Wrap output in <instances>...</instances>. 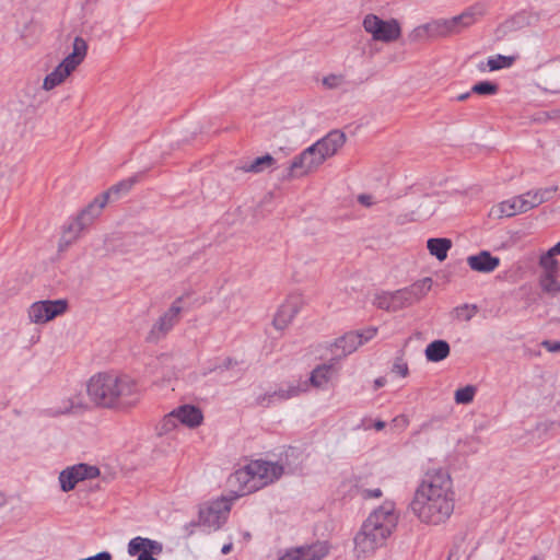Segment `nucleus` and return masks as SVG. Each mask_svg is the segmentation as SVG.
<instances>
[{"label": "nucleus", "instance_id": "nucleus-1", "mask_svg": "<svg viewBox=\"0 0 560 560\" xmlns=\"http://www.w3.org/2000/svg\"><path fill=\"white\" fill-rule=\"evenodd\" d=\"M455 494L450 474L434 469L425 474L410 502L412 513L427 525L445 523L454 512Z\"/></svg>", "mask_w": 560, "mask_h": 560}, {"label": "nucleus", "instance_id": "nucleus-2", "mask_svg": "<svg viewBox=\"0 0 560 560\" xmlns=\"http://www.w3.org/2000/svg\"><path fill=\"white\" fill-rule=\"evenodd\" d=\"M86 392L91 400L101 407L126 408L140 399V389L128 375L98 373L90 378Z\"/></svg>", "mask_w": 560, "mask_h": 560}, {"label": "nucleus", "instance_id": "nucleus-3", "mask_svg": "<svg viewBox=\"0 0 560 560\" xmlns=\"http://www.w3.org/2000/svg\"><path fill=\"white\" fill-rule=\"evenodd\" d=\"M284 474V467L278 463L253 460L231 475L229 481L238 483L242 494L257 491L278 480Z\"/></svg>", "mask_w": 560, "mask_h": 560}, {"label": "nucleus", "instance_id": "nucleus-4", "mask_svg": "<svg viewBox=\"0 0 560 560\" xmlns=\"http://www.w3.org/2000/svg\"><path fill=\"white\" fill-rule=\"evenodd\" d=\"M88 44L85 39L77 36L73 40L72 52L45 77L43 89L50 91L61 84L84 60Z\"/></svg>", "mask_w": 560, "mask_h": 560}, {"label": "nucleus", "instance_id": "nucleus-5", "mask_svg": "<svg viewBox=\"0 0 560 560\" xmlns=\"http://www.w3.org/2000/svg\"><path fill=\"white\" fill-rule=\"evenodd\" d=\"M392 533H386L377 525L365 521L361 530L354 537V551L358 558H365L375 552L376 549L385 546Z\"/></svg>", "mask_w": 560, "mask_h": 560}, {"label": "nucleus", "instance_id": "nucleus-6", "mask_svg": "<svg viewBox=\"0 0 560 560\" xmlns=\"http://www.w3.org/2000/svg\"><path fill=\"white\" fill-rule=\"evenodd\" d=\"M107 205V195L97 196L92 202H90L77 217L75 221L71 223L65 231L60 246L70 245L74 242L80 233L102 213L103 208Z\"/></svg>", "mask_w": 560, "mask_h": 560}, {"label": "nucleus", "instance_id": "nucleus-7", "mask_svg": "<svg viewBox=\"0 0 560 560\" xmlns=\"http://www.w3.org/2000/svg\"><path fill=\"white\" fill-rule=\"evenodd\" d=\"M325 161L323 153L312 144L294 156L283 177L285 179L302 177L315 172Z\"/></svg>", "mask_w": 560, "mask_h": 560}, {"label": "nucleus", "instance_id": "nucleus-8", "mask_svg": "<svg viewBox=\"0 0 560 560\" xmlns=\"http://www.w3.org/2000/svg\"><path fill=\"white\" fill-rule=\"evenodd\" d=\"M183 296H178L172 305L154 322L145 340L151 343H156L164 339L168 332L180 320L183 311Z\"/></svg>", "mask_w": 560, "mask_h": 560}, {"label": "nucleus", "instance_id": "nucleus-9", "mask_svg": "<svg viewBox=\"0 0 560 560\" xmlns=\"http://www.w3.org/2000/svg\"><path fill=\"white\" fill-rule=\"evenodd\" d=\"M363 27L365 32L372 35L377 42L392 43L400 37L401 28L397 20H382L375 14H368L363 19Z\"/></svg>", "mask_w": 560, "mask_h": 560}, {"label": "nucleus", "instance_id": "nucleus-10", "mask_svg": "<svg viewBox=\"0 0 560 560\" xmlns=\"http://www.w3.org/2000/svg\"><path fill=\"white\" fill-rule=\"evenodd\" d=\"M230 509V501L225 498L205 504L199 510V524L218 529L225 523Z\"/></svg>", "mask_w": 560, "mask_h": 560}, {"label": "nucleus", "instance_id": "nucleus-11", "mask_svg": "<svg viewBox=\"0 0 560 560\" xmlns=\"http://www.w3.org/2000/svg\"><path fill=\"white\" fill-rule=\"evenodd\" d=\"M67 300L34 302L28 308V318L34 324H45L67 311Z\"/></svg>", "mask_w": 560, "mask_h": 560}, {"label": "nucleus", "instance_id": "nucleus-12", "mask_svg": "<svg viewBox=\"0 0 560 560\" xmlns=\"http://www.w3.org/2000/svg\"><path fill=\"white\" fill-rule=\"evenodd\" d=\"M100 475V469L96 466L88 464H78L63 469L59 475L60 488L63 492H69L74 489L79 481L85 479H93Z\"/></svg>", "mask_w": 560, "mask_h": 560}, {"label": "nucleus", "instance_id": "nucleus-13", "mask_svg": "<svg viewBox=\"0 0 560 560\" xmlns=\"http://www.w3.org/2000/svg\"><path fill=\"white\" fill-rule=\"evenodd\" d=\"M303 299L299 294H291L287 300L279 306L272 324L276 329L283 330L293 320L296 314L303 307Z\"/></svg>", "mask_w": 560, "mask_h": 560}, {"label": "nucleus", "instance_id": "nucleus-14", "mask_svg": "<svg viewBox=\"0 0 560 560\" xmlns=\"http://www.w3.org/2000/svg\"><path fill=\"white\" fill-rule=\"evenodd\" d=\"M399 515L395 510V503L385 501L381 506L375 509L366 518L373 524L381 527L386 533H394L398 524Z\"/></svg>", "mask_w": 560, "mask_h": 560}, {"label": "nucleus", "instance_id": "nucleus-15", "mask_svg": "<svg viewBox=\"0 0 560 560\" xmlns=\"http://www.w3.org/2000/svg\"><path fill=\"white\" fill-rule=\"evenodd\" d=\"M163 545L160 541L137 536L128 544V553L130 556L138 555L137 560H156L153 556L161 555Z\"/></svg>", "mask_w": 560, "mask_h": 560}, {"label": "nucleus", "instance_id": "nucleus-16", "mask_svg": "<svg viewBox=\"0 0 560 560\" xmlns=\"http://www.w3.org/2000/svg\"><path fill=\"white\" fill-rule=\"evenodd\" d=\"M308 388L307 382H298L296 384H290L287 388H279L272 393H266L259 395L256 398V404L262 407H269L276 400L282 401L294 397L306 392Z\"/></svg>", "mask_w": 560, "mask_h": 560}, {"label": "nucleus", "instance_id": "nucleus-17", "mask_svg": "<svg viewBox=\"0 0 560 560\" xmlns=\"http://www.w3.org/2000/svg\"><path fill=\"white\" fill-rule=\"evenodd\" d=\"M453 35L447 19L433 20L416 27L411 33L412 40H420L427 37H447Z\"/></svg>", "mask_w": 560, "mask_h": 560}, {"label": "nucleus", "instance_id": "nucleus-18", "mask_svg": "<svg viewBox=\"0 0 560 560\" xmlns=\"http://www.w3.org/2000/svg\"><path fill=\"white\" fill-rule=\"evenodd\" d=\"M327 553V545L325 542H316L292 549L279 560H322Z\"/></svg>", "mask_w": 560, "mask_h": 560}, {"label": "nucleus", "instance_id": "nucleus-19", "mask_svg": "<svg viewBox=\"0 0 560 560\" xmlns=\"http://www.w3.org/2000/svg\"><path fill=\"white\" fill-rule=\"evenodd\" d=\"M346 135L340 130H332L328 132L324 138L316 141L314 144L317 150L323 153L324 159L335 155L338 150L345 144Z\"/></svg>", "mask_w": 560, "mask_h": 560}, {"label": "nucleus", "instance_id": "nucleus-20", "mask_svg": "<svg viewBox=\"0 0 560 560\" xmlns=\"http://www.w3.org/2000/svg\"><path fill=\"white\" fill-rule=\"evenodd\" d=\"M467 265L474 271L489 273L499 267L500 258L492 256L488 250H481L477 255L468 256Z\"/></svg>", "mask_w": 560, "mask_h": 560}, {"label": "nucleus", "instance_id": "nucleus-21", "mask_svg": "<svg viewBox=\"0 0 560 560\" xmlns=\"http://www.w3.org/2000/svg\"><path fill=\"white\" fill-rule=\"evenodd\" d=\"M360 346H362V339H360L358 332L350 331L334 342L331 352L334 353L335 358L340 359L352 353Z\"/></svg>", "mask_w": 560, "mask_h": 560}, {"label": "nucleus", "instance_id": "nucleus-22", "mask_svg": "<svg viewBox=\"0 0 560 560\" xmlns=\"http://www.w3.org/2000/svg\"><path fill=\"white\" fill-rule=\"evenodd\" d=\"M85 408L83 395L81 393L73 394L72 396L61 399L59 405L49 408L51 416H60L69 412H75Z\"/></svg>", "mask_w": 560, "mask_h": 560}, {"label": "nucleus", "instance_id": "nucleus-23", "mask_svg": "<svg viewBox=\"0 0 560 560\" xmlns=\"http://www.w3.org/2000/svg\"><path fill=\"white\" fill-rule=\"evenodd\" d=\"M178 422L189 428H196L201 424L203 416L199 408L191 405H183L174 409Z\"/></svg>", "mask_w": 560, "mask_h": 560}, {"label": "nucleus", "instance_id": "nucleus-24", "mask_svg": "<svg viewBox=\"0 0 560 560\" xmlns=\"http://www.w3.org/2000/svg\"><path fill=\"white\" fill-rule=\"evenodd\" d=\"M335 373V364H320L317 365L312 372L308 378L307 385H312L316 388H323L332 377Z\"/></svg>", "mask_w": 560, "mask_h": 560}, {"label": "nucleus", "instance_id": "nucleus-25", "mask_svg": "<svg viewBox=\"0 0 560 560\" xmlns=\"http://www.w3.org/2000/svg\"><path fill=\"white\" fill-rule=\"evenodd\" d=\"M451 348L447 341L439 339L430 342L425 348V358L430 362H440L450 355Z\"/></svg>", "mask_w": 560, "mask_h": 560}, {"label": "nucleus", "instance_id": "nucleus-26", "mask_svg": "<svg viewBox=\"0 0 560 560\" xmlns=\"http://www.w3.org/2000/svg\"><path fill=\"white\" fill-rule=\"evenodd\" d=\"M429 253L439 261H443L447 257V253L452 247V241L445 237L429 238L427 242Z\"/></svg>", "mask_w": 560, "mask_h": 560}, {"label": "nucleus", "instance_id": "nucleus-27", "mask_svg": "<svg viewBox=\"0 0 560 560\" xmlns=\"http://www.w3.org/2000/svg\"><path fill=\"white\" fill-rule=\"evenodd\" d=\"M453 34H458L476 22L475 12L470 9L459 15L447 19Z\"/></svg>", "mask_w": 560, "mask_h": 560}, {"label": "nucleus", "instance_id": "nucleus-28", "mask_svg": "<svg viewBox=\"0 0 560 560\" xmlns=\"http://www.w3.org/2000/svg\"><path fill=\"white\" fill-rule=\"evenodd\" d=\"M432 283H433L432 279L430 277H425L423 279H420V280L413 282L411 285L406 288L408 290V292H410L411 300H412L413 304L427 295V293L432 288Z\"/></svg>", "mask_w": 560, "mask_h": 560}, {"label": "nucleus", "instance_id": "nucleus-29", "mask_svg": "<svg viewBox=\"0 0 560 560\" xmlns=\"http://www.w3.org/2000/svg\"><path fill=\"white\" fill-rule=\"evenodd\" d=\"M276 160L270 154L256 158L254 161L244 164L240 168L246 173H260L266 168L272 167Z\"/></svg>", "mask_w": 560, "mask_h": 560}, {"label": "nucleus", "instance_id": "nucleus-30", "mask_svg": "<svg viewBox=\"0 0 560 560\" xmlns=\"http://www.w3.org/2000/svg\"><path fill=\"white\" fill-rule=\"evenodd\" d=\"M539 285L542 292L550 296H556L560 293V282L556 279V273H541L539 277Z\"/></svg>", "mask_w": 560, "mask_h": 560}, {"label": "nucleus", "instance_id": "nucleus-31", "mask_svg": "<svg viewBox=\"0 0 560 560\" xmlns=\"http://www.w3.org/2000/svg\"><path fill=\"white\" fill-rule=\"evenodd\" d=\"M392 293H393V298H392L393 312L400 311V310L411 306L413 304V302L411 300L410 292H408V290L406 288L396 290Z\"/></svg>", "mask_w": 560, "mask_h": 560}, {"label": "nucleus", "instance_id": "nucleus-32", "mask_svg": "<svg viewBox=\"0 0 560 560\" xmlns=\"http://www.w3.org/2000/svg\"><path fill=\"white\" fill-rule=\"evenodd\" d=\"M521 203L522 199L518 196L501 202L499 206L501 215L513 217L517 213H522L523 208H521Z\"/></svg>", "mask_w": 560, "mask_h": 560}, {"label": "nucleus", "instance_id": "nucleus-33", "mask_svg": "<svg viewBox=\"0 0 560 560\" xmlns=\"http://www.w3.org/2000/svg\"><path fill=\"white\" fill-rule=\"evenodd\" d=\"M514 61L515 57L513 56L497 55L488 59L487 66L490 71H497L503 68H510Z\"/></svg>", "mask_w": 560, "mask_h": 560}, {"label": "nucleus", "instance_id": "nucleus-34", "mask_svg": "<svg viewBox=\"0 0 560 560\" xmlns=\"http://www.w3.org/2000/svg\"><path fill=\"white\" fill-rule=\"evenodd\" d=\"M133 184L135 180L132 178L121 180L118 184L112 186L107 191L103 192L102 195H107V202L110 200L112 196H115V199H118L121 194H127L131 189Z\"/></svg>", "mask_w": 560, "mask_h": 560}, {"label": "nucleus", "instance_id": "nucleus-35", "mask_svg": "<svg viewBox=\"0 0 560 560\" xmlns=\"http://www.w3.org/2000/svg\"><path fill=\"white\" fill-rule=\"evenodd\" d=\"M476 394V387L472 385H467L465 387L458 388L455 392L454 399L456 404L467 405L474 400Z\"/></svg>", "mask_w": 560, "mask_h": 560}, {"label": "nucleus", "instance_id": "nucleus-36", "mask_svg": "<svg viewBox=\"0 0 560 560\" xmlns=\"http://www.w3.org/2000/svg\"><path fill=\"white\" fill-rule=\"evenodd\" d=\"M393 293L392 292H386V291H382L380 293H376L375 296H374V300H373V304L380 308V310H384V311H387V312H393L392 310V304H393Z\"/></svg>", "mask_w": 560, "mask_h": 560}, {"label": "nucleus", "instance_id": "nucleus-37", "mask_svg": "<svg viewBox=\"0 0 560 560\" xmlns=\"http://www.w3.org/2000/svg\"><path fill=\"white\" fill-rule=\"evenodd\" d=\"M498 90V84L490 81H480L471 88V92L479 95H494Z\"/></svg>", "mask_w": 560, "mask_h": 560}, {"label": "nucleus", "instance_id": "nucleus-38", "mask_svg": "<svg viewBox=\"0 0 560 560\" xmlns=\"http://www.w3.org/2000/svg\"><path fill=\"white\" fill-rule=\"evenodd\" d=\"M557 254L552 253V249L550 248L545 255L540 257V266L544 268L542 273H556L557 272V260L555 259V256Z\"/></svg>", "mask_w": 560, "mask_h": 560}, {"label": "nucleus", "instance_id": "nucleus-39", "mask_svg": "<svg viewBox=\"0 0 560 560\" xmlns=\"http://www.w3.org/2000/svg\"><path fill=\"white\" fill-rule=\"evenodd\" d=\"M557 190H558V186H549V187L539 188V189L532 190V191H533L534 196H536L538 203L541 205L546 201L551 200L555 197Z\"/></svg>", "mask_w": 560, "mask_h": 560}, {"label": "nucleus", "instance_id": "nucleus-40", "mask_svg": "<svg viewBox=\"0 0 560 560\" xmlns=\"http://www.w3.org/2000/svg\"><path fill=\"white\" fill-rule=\"evenodd\" d=\"M178 419L176 417L175 411H171L168 415H166L161 424H160V434L167 433L172 430H174L177 427Z\"/></svg>", "mask_w": 560, "mask_h": 560}, {"label": "nucleus", "instance_id": "nucleus-41", "mask_svg": "<svg viewBox=\"0 0 560 560\" xmlns=\"http://www.w3.org/2000/svg\"><path fill=\"white\" fill-rule=\"evenodd\" d=\"M522 199L521 208H523V212H526L535 207H538L539 203L537 201L536 196H534L533 191H527L526 194L520 195Z\"/></svg>", "mask_w": 560, "mask_h": 560}, {"label": "nucleus", "instance_id": "nucleus-42", "mask_svg": "<svg viewBox=\"0 0 560 560\" xmlns=\"http://www.w3.org/2000/svg\"><path fill=\"white\" fill-rule=\"evenodd\" d=\"M392 372L401 377H406L409 374L407 362L401 357L396 358L392 368Z\"/></svg>", "mask_w": 560, "mask_h": 560}, {"label": "nucleus", "instance_id": "nucleus-43", "mask_svg": "<svg viewBox=\"0 0 560 560\" xmlns=\"http://www.w3.org/2000/svg\"><path fill=\"white\" fill-rule=\"evenodd\" d=\"M477 307L475 305L464 304L456 308V314L458 318H463L465 320H470L472 316L476 314Z\"/></svg>", "mask_w": 560, "mask_h": 560}, {"label": "nucleus", "instance_id": "nucleus-44", "mask_svg": "<svg viewBox=\"0 0 560 560\" xmlns=\"http://www.w3.org/2000/svg\"><path fill=\"white\" fill-rule=\"evenodd\" d=\"M345 79L340 74H329L323 79V84L328 89H337L341 86Z\"/></svg>", "mask_w": 560, "mask_h": 560}, {"label": "nucleus", "instance_id": "nucleus-45", "mask_svg": "<svg viewBox=\"0 0 560 560\" xmlns=\"http://www.w3.org/2000/svg\"><path fill=\"white\" fill-rule=\"evenodd\" d=\"M236 364H237V362L233 358L228 357L224 360H222L221 363L215 364L212 368H210L208 372L210 373V372H214V371H218V370L219 371H226V370L232 369Z\"/></svg>", "mask_w": 560, "mask_h": 560}, {"label": "nucleus", "instance_id": "nucleus-46", "mask_svg": "<svg viewBox=\"0 0 560 560\" xmlns=\"http://www.w3.org/2000/svg\"><path fill=\"white\" fill-rule=\"evenodd\" d=\"M360 492V495L364 499V500H369V499H378L382 497L383 492L380 488H375V489H366V488H362L359 490Z\"/></svg>", "mask_w": 560, "mask_h": 560}, {"label": "nucleus", "instance_id": "nucleus-47", "mask_svg": "<svg viewBox=\"0 0 560 560\" xmlns=\"http://www.w3.org/2000/svg\"><path fill=\"white\" fill-rule=\"evenodd\" d=\"M358 332V336L360 337V339H362V345L364 342H368L369 340H371L376 334H377V328L376 327H369L362 331H357Z\"/></svg>", "mask_w": 560, "mask_h": 560}, {"label": "nucleus", "instance_id": "nucleus-48", "mask_svg": "<svg viewBox=\"0 0 560 560\" xmlns=\"http://www.w3.org/2000/svg\"><path fill=\"white\" fill-rule=\"evenodd\" d=\"M172 363V355L167 353H163L160 357H158L154 361V368L158 366H168Z\"/></svg>", "mask_w": 560, "mask_h": 560}, {"label": "nucleus", "instance_id": "nucleus-49", "mask_svg": "<svg viewBox=\"0 0 560 560\" xmlns=\"http://www.w3.org/2000/svg\"><path fill=\"white\" fill-rule=\"evenodd\" d=\"M541 345L549 352H559L560 351V341L545 340Z\"/></svg>", "mask_w": 560, "mask_h": 560}, {"label": "nucleus", "instance_id": "nucleus-50", "mask_svg": "<svg viewBox=\"0 0 560 560\" xmlns=\"http://www.w3.org/2000/svg\"><path fill=\"white\" fill-rule=\"evenodd\" d=\"M80 560H112V555L108 551L98 552L95 556L88 557Z\"/></svg>", "mask_w": 560, "mask_h": 560}, {"label": "nucleus", "instance_id": "nucleus-51", "mask_svg": "<svg viewBox=\"0 0 560 560\" xmlns=\"http://www.w3.org/2000/svg\"><path fill=\"white\" fill-rule=\"evenodd\" d=\"M358 201H359L362 206H365V207H370V206H372V205H373L372 196H371V195H365V194L359 195V196H358Z\"/></svg>", "mask_w": 560, "mask_h": 560}, {"label": "nucleus", "instance_id": "nucleus-52", "mask_svg": "<svg viewBox=\"0 0 560 560\" xmlns=\"http://www.w3.org/2000/svg\"><path fill=\"white\" fill-rule=\"evenodd\" d=\"M470 93H472V92L470 91V92H466V93L459 94L456 97V100L459 101V102H464V101H466L469 97Z\"/></svg>", "mask_w": 560, "mask_h": 560}, {"label": "nucleus", "instance_id": "nucleus-53", "mask_svg": "<svg viewBox=\"0 0 560 560\" xmlns=\"http://www.w3.org/2000/svg\"><path fill=\"white\" fill-rule=\"evenodd\" d=\"M385 382H386V381H385V378H384V377H378V378H376V380H375V382H374L375 387H376V388H380V387L384 386V385H385Z\"/></svg>", "mask_w": 560, "mask_h": 560}, {"label": "nucleus", "instance_id": "nucleus-54", "mask_svg": "<svg viewBox=\"0 0 560 560\" xmlns=\"http://www.w3.org/2000/svg\"><path fill=\"white\" fill-rule=\"evenodd\" d=\"M232 550V544H226L222 547L221 552L228 555Z\"/></svg>", "mask_w": 560, "mask_h": 560}, {"label": "nucleus", "instance_id": "nucleus-55", "mask_svg": "<svg viewBox=\"0 0 560 560\" xmlns=\"http://www.w3.org/2000/svg\"><path fill=\"white\" fill-rule=\"evenodd\" d=\"M374 428H375L376 430H378V431H380V430H382V429H384V428H385V422H384V421L378 420V421H376V422L374 423Z\"/></svg>", "mask_w": 560, "mask_h": 560}, {"label": "nucleus", "instance_id": "nucleus-56", "mask_svg": "<svg viewBox=\"0 0 560 560\" xmlns=\"http://www.w3.org/2000/svg\"><path fill=\"white\" fill-rule=\"evenodd\" d=\"M551 249L552 253L560 255V241L555 246H552Z\"/></svg>", "mask_w": 560, "mask_h": 560}, {"label": "nucleus", "instance_id": "nucleus-57", "mask_svg": "<svg viewBox=\"0 0 560 560\" xmlns=\"http://www.w3.org/2000/svg\"><path fill=\"white\" fill-rule=\"evenodd\" d=\"M163 375L164 376H167L168 378L173 377L174 376V372L171 371V370H167L165 373L163 372Z\"/></svg>", "mask_w": 560, "mask_h": 560}, {"label": "nucleus", "instance_id": "nucleus-58", "mask_svg": "<svg viewBox=\"0 0 560 560\" xmlns=\"http://www.w3.org/2000/svg\"><path fill=\"white\" fill-rule=\"evenodd\" d=\"M4 504V497L0 493V506Z\"/></svg>", "mask_w": 560, "mask_h": 560}, {"label": "nucleus", "instance_id": "nucleus-59", "mask_svg": "<svg viewBox=\"0 0 560 560\" xmlns=\"http://www.w3.org/2000/svg\"><path fill=\"white\" fill-rule=\"evenodd\" d=\"M529 560H541L538 556H533Z\"/></svg>", "mask_w": 560, "mask_h": 560}]
</instances>
